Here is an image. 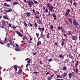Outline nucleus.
<instances>
[{"label":"nucleus","mask_w":80,"mask_h":80,"mask_svg":"<svg viewBox=\"0 0 80 80\" xmlns=\"http://www.w3.org/2000/svg\"><path fill=\"white\" fill-rule=\"evenodd\" d=\"M22 72H23L22 69L20 68V69H19L18 72V75H20V74H21V73H22Z\"/></svg>","instance_id":"nucleus-8"},{"label":"nucleus","mask_w":80,"mask_h":80,"mask_svg":"<svg viewBox=\"0 0 80 80\" xmlns=\"http://www.w3.org/2000/svg\"><path fill=\"white\" fill-rule=\"evenodd\" d=\"M71 33H72V32L70 31H69V32L68 33V36H70V35H71Z\"/></svg>","instance_id":"nucleus-35"},{"label":"nucleus","mask_w":80,"mask_h":80,"mask_svg":"<svg viewBox=\"0 0 80 80\" xmlns=\"http://www.w3.org/2000/svg\"><path fill=\"white\" fill-rule=\"evenodd\" d=\"M42 15L43 16V18H45L44 17H45V14L44 13L42 14Z\"/></svg>","instance_id":"nucleus-48"},{"label":"nucleus","mask_w":80,"mask_h":80,"mask_svg":"<svg viewBox=\"0 0 80 80\" xmlns=\"http://www.w3.org/2000/svg\"><path fill=\"white\" fill-rule=\"evenodd\" d=\"M33 73H36V74H37V73H38V72H36V71H35V72H33Z\"/></svg>","instance_id":"nucleus-56"},{"label":"nucleus","mask_w":80,"mask_h":80,"mask_svg":"<svg viewBox=\"0 0 80 80\" xmlns=\"http://www.w3.org/2000/svg\"><path fill=\"white\" fill-rule=\"evenodd\" d=\"M64 43L65 42H64V41H62V43H61V45L62 46H63Z\"/></svg>","instance_id":"nucleus-39"},{"label":"nucleus","mask_w":80,"mask_h":80,"mask_svg":"<svg viewBox=\"0 0 80 80\" xmlns=\"http://www.w3.org/2000/svg\"><path fill=\"white\" fill-rule=\"evenodd\" d=\"M34 3L35 4H37L38 3V2H37V1H36L35 0H33Z\"/></svg>","instance_id":"nucleus-30"},{"label":"nucleus","mask_w":80,"mask_h":80,"mask_svg":"<svg viewBox=\"0 0 80 80\" xmlns=\"http://www.w3.org/2000/svg\"><path fill=\"white\" fill-rule=\"evenodd\" d=\"M58 29L59 30H61V28H60V27H58Z\"/></svg>","instance_id":"nucleus-47"},{"label":"nucleus","mask_w":80,"mask_h":80,"mask_svg":"<svg viewBox=\"0 0 80 80\" xmlns=\"http://www.w3.org/2000/svg\"><path fill=\"white\" fill-rule=\"evenodd\" d=\"M52 16L54 18V20H56L57 17H56V16L55 15V14H54L53 13L52 14Z\"/></svg>","instance_id":"nucleus-17"},{"label":"nucleus","mask_w":80,"mask_h":80,"mask_svg":"<svg viewBox=\"0 0 80 80\" xmlns=\"http://www.w3.org/2000/svg\"><path fill=\"white\" fill-rule=\"evenodd\" d=\"M52 59H50L48 60V62H51V61H52Z\"/></svg>","instance_id":"nucleus-57"},{"label":"nucleus","mask_w":80,"mask_h":80,"mask_svg":"<svg viewBox=\"0 0 80 80\" xmlns=\"http://www.w3.org/2000/svg\"><path fill=\"white\" fill-rule=\"evenodd\" d=\"M42 44V42L40 41H39L37 44V46H39L40 45Z\"/></svg>","instance_id":"nucleus-16"},{"label":"nucleus","mask_w":80,"mask_h":80,"mask_svg":"<svg viewBox=\"0 0 80 80\" xmlns=\"http://www.w3.org/2000/svg\"><path fill=\"white\" fill-rule=\"evenodd\" d=\"M26 15L28 17H30V13L28 12H27L26 13Z\"/></svg>","instance_id":"nucleus-18"},{"label":"nucleus","mask_w":80,"mask_h":80,"mask_svg":"<svg viewBox=\"0 0 80 80\" xmlns=\"http://www.w3.org/2000/svg\"><path fill=\"white\" fill-rule=\"evenodd\" d=\"M47 8H49V10L50 12H52L53 11V9L54 8V7L53 6H51L50 5V4L49 3L47 4Z\"/></svg>","instance_id":"nucleus-1"},{"label":"nucleus","mask_w":80,"mask_h":80,"mask_svg":"<svg viewBox=\"0 0 80 80\" xmlns=\"http://www.w3.org/2000/svg\"><path fill=\"white\" fill-rule=\"evenodd\" d=\"M28 25L29 26V27H33V25L31 23H28Z\"/></svg>","instance_id":"nucleus-25"},{"label":"nucleus","mask_w":80,"mask_h":80,"mask_svg":"<svg viewBox=\"0 0 80 80\" xmlns=\"http://www.w3.org/2000/svg\"><path fill=\"white\" fill-rule=\"evenodd\" d=\"M65 23H66V24H67V26H68V21H65Z\"/></svg>","instance_id":"nucleus-38"},{"label":"nucleus","mask_w":80,"mask_h":80,"mask_svg":"<svg viewBox=\"0 0 80 80\" xmlns=\"http://www.w3.org/2000/svg\"><path fill=\"white\" fill-rule=\"evenodd\" d=\"M32 12L35 15V17L37 19H38V18H40V17L39 16L37 17V14H36V12H35V9H33L32 10Z\"/></svg>","instance_id":"nucleus-4"},{"label":"nucleus","mask_w":80,"mask_h":80,"mask_svg":"<svg viewBox=\"0 0 80 80\" xmlns=\"http://www.w3.org/2000/svg\"><path fill=\"white\" fill-rule=\"evenodd\" d=\"M48 12L49 13L48 14V16H50V15H51L50 12Z\"/></svg>","instance_id":"nucleus-63"},{"label":"nucleus","mask_w":80,"mask_h":80,"mask_svg":"<svg viewBox=\"0 0 80 80\" xmlns=\"http://www.w3.org/2000/svg\"><path fill=\"white\" fill-rule=\"evenodd\" d=\"M55 45L57 46V47H58V43H57V42H55Z\"/></svg>","instance_id":"nucleus-58"},{"label":"nucleus","mask_w":80,"mask_h":80,"mask_svg":"<svg viewBox=\"0 0 80 80\" xmlns=\"http://www.w3.org/2000/svg\"><path fill=\"white\" fill-rule=\"evenodd\" d=\"M42 9L43 10H45V8L44 7H42Z\"/></svg>","instance_id":"nucleus-64"},{"label":"nucleus","mask_w":80,"mask_h":80,"mask_svg":"<svg viewBox=\"0 0 80 80\" xmlns=\"http://www.w3.org/2000/svg\"><path fill=\"white\" fill-rule=\"evenodd\" d=\"M74 5H75V7H76V2H74Z\"/></svg>","instance_id":"nucleus-50"},{"label":"nucleus","mask_w":80,"mask_h":80,"mask_svg":"<svg viewBox=\"0 0 80 80\" xmlns=\"http://www.w3.org/2000/svg\"><path fill=\"white\" fill-rule=\"evenodd\" d=\"M53 76H54L53 75H51V76H50L49 77H48V80H52V78L53 77Z\"/></svg>","instance_id":"nucleus-14"},{"label":"nucleus","mask_w":80,"mask_h":80,"mask_svg":"<svg viewBox=\"0 0 80 80\" xmlns=\"http://www.w3.org/2000/svg\"><path fill=\"white\" fill-rule=\"evenodd\" d=\"M24 37L25 38H26V39H27V40L28 41V38H27V37H26V36H24Z\"/></svg>","instance_id":"nucleus-49"},{"label":"nucleus","mask_w":80,"mask_h":80,"mask_svg":"<svg viewBox=\"0 0 80 80\" xmlns=\"http://www.w3.org/2000/svg\"><path fill=\"white\" fill-rule=\"evenodd\" d=\"M68 20L69 21L70 23H71V25H72V23L73 22V20H72V19L70 18H68Z\"/></svg>","instance_id":"nucleus-11"},{"label":"nucleus","mask_w":80,"mask_h":80,"mask_svg":"<svg viewBox=\"0 0 80 80\" xmlns=\"http://www.w3.org/2000/svg\"><path fill=\"white\" fill-rule=\"evenodd\" d=\"M71 12V10L69 9H67L66 11V12L64 13V15L67 17L69 14V13Z\"/></svg>","instance_id":"nucleus-3"},{"label":"nucleus","mask_w":80,"mask_h":80,"mask_svg":"<svg viewBox=\"0 0 80 80\" xmlns=\"http://www.w3.org/2000/svg\"><path fill=\"white\" fill-rule=\"evenodd\" d=\"M78 39V37L76 35H73L72 37V40H77Z\"/></svg>","instance_id":"nucleus-5"},{"label":"nucleus","mask_w":80,"mask_h":80,"mask_svg":"<svg viewBox=\"0 0 80 80\" xmlns=\"http://www.w3.org/2000/svg\"><path fill=\"white\" fill-rule=\"evenodd\" d=\"M38 22H37L38 24H41L42 23V21H41V20L38 19Z\"/></svg>","instance_id":"nucleus-20"},{"label":"nucleus","mask_w":80,"mask_h":80,"mask_svg":"<svg viewBox=\"0 0 80 80\" xmlns=\"http://www.w3.org/2000/svg\"><path fill=\"white\" fill-rule=\"evenodd\" d=\"M15 50L16 51H17V52H18V51H20V49L18 47H16V49H15Z\"/></svg>","instance_id":"nucleus-19"},{"label":"nucleus","mask_w":80,"mask_h":80,"mask_svg":"<svg viewBox=\"0 0 80 80\" xmlns=\"http://www.w3.org/2000/svg\"><path fill=\"white\" fill-rule=\"evenodd\" d=\"M3 6L4 7H10V5H8L7 3L5 2L3 4Z\"/></svg>","instance_id":"nucleus-10"},{"label":"nucleus","mask_w":80,"mask_h":80,"mask_svg":"<svg viewBox=\"0 0 80 80\" xmlns=\"http://www.w3.org/2000/svg\"><path fill=\"white\" fill-rule=\"evenodd\" d=\"M64 36L65 37H66V38H67V36L65 34H64Z\"/></svg>","instance_id":"nucleus-52"},{"label":"nucleus","mask_w":80,"mask_h":80,"mask_svg":"<svg viewBox=\"0 0 80 80\" xmlns=\"http://www.w3.org/2000/svg\"><path fill=\"white\" fill-rule=\"evenodd\" d=\"M7 45L8 46V47H10V43H8Z\"/></svg>","instance_id":"nucleus-53"},{"label":"nucleus","mask_w":80,"mask_h":80,"mask_svg":"<svg viewBox=\"0 0 80 80\" xmlns=\"http://www.w3.org/2000/svg\"><path fill=\"white\" fill-rule=\"evenodd\" d=\"M68 75L69 76V78H71L72 76V72H71L70 73H69Z\"/></svg>","instance_id":"nucleus-15"},{"label":"nucleus","mask_w":80,"mask_h":80,"mask_svg":"<svg viewBox=\"0 0 80 80\" xmlns=\"http://www.w3.org/2000/svg\"><path fill=\"white\" fill-rule=\"evenodd\" d=\"M18 4V2H13L12 5L13 6H15V5H17Z\"/></svg>","instance_id":"nucleus-21"},{"label":"nucleus","mask_w":80,"mask_h":80,"mask_svg":"<svg viewBox=\"0 0 80 80\" xmlns=\"http://www.w3.org/2000/svg\"><path fill=\"white\" fill-rule=\"evenodd\" d=\"M18 35H19V36L20 37H22V38L23 37V35H22V34L20 33V32H18Z\"/></svg>","instance_id":"nucleus-22"},{"label":"nucleus","mask_w":80,"mask_h":80,"mask_svg":"<svg viewBox=\"0 0 80 80\" xmlns=\"http://www.w3.org/2000/svg\"><path fill=\"white\" fill-rule=\"evenodd\" d=\"M36 68H38V66L37 65H36Z\"/></svg>","instance_id":"nucleus-61"},{"label":"nucleus","mask_w":80,"mask_h":80,"mask_svg":"<svg viewBox=\"0 0 80 80\" xmlns=\"http://www.w3.org/2000/svg\"><path fill=\"white\" fill-rule=\"evenodd\" d=\"M41 36L40 37V38H43V33H41Z\"/></svg>","instance_id":"nucleus-33"},{"label":"nucleus","mask_w":80,"mask_h":80,"mask_svg":"<svg viewBox=\"0 0 80 80\" xmlns=\"http://www.w3.org/2000/svg\"><path fill=\"white\" fill-rule=\"evenodd\" d=\"M36 36H37V38H38V36H39V34H38V33H36Z\"/></svg>","instance_id":"nucleus-44"},{"label":"nucleus","mask_w":80,"mask_h":80,"mask_svg":"<svg viewBox=\"0 0 80 80\" xmlns=\"http://www.w3.org/2000/svg\"><path fill=\"white\" fill-rule=\"evenodd\" d=\"M6 24V21H4L2 22V25H5Z\"/></svg>","instance_id":"nucleus-29"},{"label":"nucleus","mask_w":80,"mask_h":80,"mask_svg":"<svg viewBox=\"0 0 80 80\" xmlns=\"http://www.w3.org/2000/svg\"><path fill=\"white\" fill-rule=\"evenodd\" d=\"M59 57V58H62V59L64 58V57H63V55H62V54H60Z\"/></svg>","instance_id":"nucleus-27"},{"label":"nucleus","mask_w":80,"mask_h":80,"mask_svg":"<svg viewBox=\"0 0 80 80\" xmlns=\"http://www.w3.org/2000/svg\"><path fill=\"white\" fill-rule=\"evenodd\" d=\"M45 12L46 13H48V9H47V8H46V9H45Z\"/></svg>","instance_id":"nucleus-36"},{"label":"nucleus","mask_w":80,"mask_h":80,"mask_svg":"<svg viewBox=\"0 0 80 80\" xmlns=\"http://www.w3.org/2000/svg\"><path fill=\"white\" fill-rule=\"evenodd\" d=\"M34 26H35V27H38L37 26V24L36 22L34 23Z\"/></svg>","instance_id":"nucleus-42"},{"label":"nucleus","mask_w":80,"mask_h":80,"mask_svg":"<svg viewBox=\"0 0 80 80\" xmlns=\"http://www.w3.org/2000/svg\"><path fill=\"white\" fill-rule=\"evenodd\" d=\"M39 63H40V64L41 65H42V61H39Z\"/></svg>","instance_id":"nucleus-60"},{"label":"nucleus","mask_w":80,"mask_h":80,"mask_svg":"<svg viewBox=\"0 0 80 80\" xmlns=\"http://www.w3.org/2000/svg\"><path fill=\"white\" fill-rule=\"evenodd\" d=\"M23 23L24 25V26H25V27H27V28H28V26L27 25V24L26 23V22H25V21Z\"/></svg>","instance_id":"nucleus-23"},{"label":"nucleus","mask_w":80,"mask_h":80,"mask_svg":"<svg viewBox=\"0 0 80 80\" xmlns=\"http://www.w3.org/2000/svg\"><path fill=\"white\" fill-rule=\"evenodd\" d=\"M72 67H73V70H75V67H74V65H73L72 66Z\"/></svg>","instance_id":"nucleus-59"},{"label":"nucleus","mask_w":80,"mask_h":80,"mask_svg":"<svg viewBox=\"0 0 80 80\" xmlns=\"http://www.w3.org/2000/svg\"><path fill=\"white\" fill-rule=\"evenodd\" d=\"M4 41V42H6L7 41V38H5Z\"/></svg>","instance_id":"nucleus-62"},{"label":"nucleus","mask_w":80,"mask_h":80,"mask_svg":"<svg viewBox=\"0 0 80 80\" xmlns=\"http://www.w3.org/2000/svg\"><path fill=\"white\" fill-rule=\"evenodd\" d=\"M3 18L4 19H6L7 18V16H6L4 15L3 16Z\"/></svg>","instance_id":"nucleus-45"},{"label":"nucleus","mask_w":80,"mask_h":80,"mask_svg":"<svg viewBox=\"0 0 80 80\" xmlns=\"http://www.w3.org/2000/svg\"><path fill=\"white\" fill-rule=\"evenodd\" d=\"M27 2L28 4V5L29 7H32V5H34V3L32 1H31L30 0L29 1H28Z\"/></svg>","instance_id":"nucleus-2"},{"label":"nucleus","mask_w":80,"mask_h":80,"mask_svg":"<svg viewBox=\"0 0 80 80\" xmlns=\"http://www.w3.org/2000/svg\"><path fill=\"white\" fill-rule=\"evenodd\" d=\"M78 60L76 62V63L75 64V67H76V68H78Z\"/></svg>","instance_id":"nucleus-12"},{"label":"nucleus","mask_w":80,"mask_h":80,"mask_svg":"<svg viewBox=\"0 0 80 80\" xmlns=\"http://www.w3.org/2000/svg\"><path fill=\"white\" fill-rule=\"evenodd\" d=\"M50 28L51 29H53V25H51L50 27Z\"/></svg>","instance_id":"nucleus-40"},{"label":"nucleus","mask_w":80,"mask_h":80,"mask_svg":"<svg viewBox=\"0 0 80 80\" xmlns=\"http://www.w3.org/2000/svg\"><path fill=\"white\" fill-rule=\"evenodd\" d=\"M14 68L16 72V71H17V67L14 66Z\"/></svg>","instance_id":"nucleus-34"},{"label":"nucleus","mask_w":80,"mask_h":80,"mask_svg":"<svg viewBox=\"0 0 80 80\" xmlns=\"http://www.w3.org/2000/svg\"><path fill=\"white\" fill-rule=\"evenodd\" d=\"M8 9H9V10H6L5 11V12H6V13H8V12H11L12 10V9H11L10 8H8Z\"/></svg>","instance_id":"nucleus-13"},{"label":"nucleus","mask_w":80,"mask_h":80,"mask_svg":"<svg viewBox=\"0 0 80 80\" xmlns=\"http://www.w3.org/2000/svg\"><path fill=\"white\" fill-rule=\"evenodd\" d=\"M68 73V72H67V73H64L63 75V77H66L67 75V73Z\"/></svg>","instance_id":"nucleus-28"},{"label":"nucleus","mask_w":80,"mask_h":80,"mask_svg":"<svg viewBox=\"0 0 80 80\" xmlns=\"http://www.w3.org/2000/svg\"><path fill=\"white\" fill-rule=\"evenodd\" d=\"M76 73H78V68H77L76 69Z\"/></svg>","instance_id":"nucleus-43"},{"label":"nucleus","mask_w":80,"mask_h":80,"mask_svg":"<svg viewBox=\"0 0 80 80\" xmlns=\"http://www.w3.org/2000/svg\"><path fill=\"white\" fill-rule=\"evenodd\" d=\"M73 25H74V26H78V22H77V21H76V20H74L73 21Z\"/></svg>","instance_id":"nucleus-6"},{"label":"nucleus","mask_w":80,"mask_h":80,"mask_svg":"<svg viewBox=\"0 0 80 80\" xmlns=\"http://www.w3.org/2000/svg\"><path fill=\"white\" fill-rule=\"evenodd\" d=\"M38 29L39 30V31H41H41L42 32H44V28H40V27H39L38 28Z\"/></svg>","instance_id":"nucleus-7"},{"label":"nucleus","mask_w":80,"mask_h":80,"mask_svg":"<svg viewBox=\"0 0 80 80\" xmlns=\"http://www.w3.org/2000/svg\"><path fill=\"white\" fill-rule=\"evenodd\" d=\"M15 45H16V47H19V45H18L17 44V43H15Z\"/></svg>","instance_id":"nucleus-51"},{"label":"nucleus","mask_w":80,"mask_h":80,"mask_svg":"<svg viewBox=\"0 0 80 80\" xmlns=\"http://www.w3.org/2000/svg\"><path fill=\"white\" fill-rule=\"evenodd\" d=\"M31 61V59H29V60H28L27 61L28 63H30Z\"/></svg>","instance_id":"nucleus-41"},{"label":"nucleus","mask_w":80,"mask_h":80,"mask_svg":"<svg viewBox=\"0 0 80 80\" xmlns=\"http://www.w3.org/2000/svg\"><path fill=\"white\" fill-rule=\"evenodd\" d=\"M68 59H65V61H64L65 63H67V62H68Z\"/></svg>","instance_id":"nucleus-37"},{"label":"nucleus","mask_w":80,"mask_h":80,"mask_svg":"<svg viewBox=\"0 0 80 80\" xmlns=\"http://www.w3.org/2000/svg\"><path fill=\"white\" fill-rule=\"evenodd\" d=\"M49 34H50V33L49 32L47 34V38H50V36L49 35Z\"/></svg>","instance_id":"nucleus-32"},{"label":"nucleus","mask_w":80,"mask_h":80,"mask_svg":"<svg viewBox=\"0 0 80 80\" xmlns=\"http://www.w3.org/2000/svg\"><path fill=\"white\" fill-rule=\"evenodd\" d=\"M62 78V77H61V76H58V75H57V78Z\"/></svg>","instance_id":"nucleus-54"},{"label":"nucleus","mask_w":80,"mask_h":80,"mask_svg":"<svg viewBox=\"0 0 80 80\" xmlns=\"http://www.w3.org/2000/svg\"><path fill=\"white\" fill-rule=\"evenodd\" d=\"M0 43L1 44V45H5V43H3L2 42H1L0 41Z\"/></svg>","instance_id":"nucleus-46"},{"label":"nucleus","mask_w":80,"mask_h":80,"mask_svg":"<svg viewBox=\"0 0 80 80\" xmlns=\"http://www.w3.org/2000/svg\"><path fill=\"white\" fill-rule=\"evenodd\" d=\"M9 42H10V44L11 45H13V44L12 43V40H11V39H10L9 40Z\"/></svg>","instance_id":"nucleus-26"},{"label":"nucleus","mask_w":80,"mask_h":80,"mask_svg":"<svg viewBox=\"0 0 80 80\" xmlns=\"http://www.w3.org/2000/svg\"><path fill=\"white\" fill-rule=\"evenodd\" d=\"M62 70H64V71L65 70H67V68H66V67H63V68H62Z\"/></svg>","instance_id":"nucleus-31"},{"label":"nucleus","mask_w":80,"mask_h":80,"mask_svg":"<svg viewBox=\"0 0 80 80\" xmlns=\"http://www.w3.org/2000/svg\"><path fill=\"white\" fill-rule=\"evenodd\" d=\"M68 57L69 58H71V59H74V58H73V56L70 53H69L68 54Z\"/></svg>","instance_id":"nucleus-9"},{"label":"nucleus","mask_w":80,"mask_h":80,"mask_svg":"<svg viewBox=\"0 0 80 80\" xmlns=\"http://www.w3.org/2000/svg\"><path fill=\"white\" fill-rule=\"evenodd\" d=\"M36 54H37V52H34L33 53V55H36Z\"/></svg>","instance_id":"nucleus-55"},{"label":"nucleus","mask_w":80,"mask_h":80,"mask_svg":"<svg viewBox=\"0 0 80 80\" xmlns=\"http://www.w3.org/2000/svg\"><path fill=\"white\" fill-rule=\"evenodd\" d=\"M36 15H40V12L38 11H37L36 12Z\"/></svg>","instance_id":"nucleus-24"}]
</instances>
